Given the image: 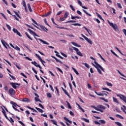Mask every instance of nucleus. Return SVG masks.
Returning <instances> with one entry per match:
<instances>
[{
    "mask_svg": "<svg viewBox=\"0 0 126 126\" xmlns=\"http://www.w3.org/2000/svg\"><path fill=\"white\" fill-rule=\"evenodd\" d=\"M92 65H93V66H94L95 68H96L98 73H99V74H102V71H101V70L103 71L104 72H105V70L104 69V68H103V67H102V66H101V65H100V66H98V65H95L94 63H92Z\"/></svg>",
    "mask_w": 126,
    "mask_h": 126,
    "instance_id": "1",
    "label": "nucleus"
},
{
    "mask_svg": "<svg viewBox=\"0 0 126 126\" xmlns=\"http://www.w3.org/2000/svg\"><path fill=\"white\" fill-rule=\"evenodd\" d=\"M32 22L33 23H34V24H35L36 25H37V26H39L42 30H44V31H45V32H47L48 31V29L47 28H46V27H45V26H43L42 25L38 24L37 22H36V21H35V20H34L33 19H32Z\"/></svg>",
    "mask_w": 126,
    "mask_h": 126,
    "instance_id": "2",
    "label": "nucleus"
},
{
    "mask_svg": "<svg viewBox=\"0 0 126 126\" xmlns=\"http://www.w3.org/2000/svg\"><path fill=\"white\" fill-rule=\"evenodd\" d=\"M108 23L109 24V25L113 28V29L115 30V31L118 32L119 31V28H118V26L116 24H113V23H111L110 22V21L108 20Z\"/></svg>",
    "mask_w": 126,
    "mask_h": 126,
    "instance_id": "3",
    "label": "nucleus"
},
{
    "mask_svg": "<svg viewBox=\"0 0 126 126\" xmlns=\"http://www.w3.org/2000/svg\"><path fill=\"white\" fill-rule=\"evenodd\" d=\"M72 48L73 50H74L76 52L77 55H78V56H80V57H83V55L82 54V53H81L80 51H79V50L78 49V48L74 47H72Z\"/></svg>",
    "mask_w": 126,
    "mask_h": 126,
    "instance_id": "4",
    "label": "nucleus"
},
{
    "mask_svg": "<svg viewBox=\"0 0 126 126\" xmlns=\"http://www.w3.org/2000/svg\"><path fill=\"white\" fill-rule=\"evenodd\" d=\"M117 97H119L121 100H123L125 103L126 104V96L123 95V94H117Z\"/></svg>",
    "mask_w": 126,
    "mask_h": 126,
    "instance_id": "5",
    "label": "nucleus"
},
{
    "mask_svg": "<svg viewBox=\"0 0 126 126\" xmlns=\"http://www.w3.org/2000/svg\"><path fill=\"white\" fill-rule=\"evenodd\" d=\"M11 104H12L13 105L12 107H13V109H14V110H15V111H17V112H20V111H19V110H18L16 108H15V107H16V106H17L18 107H20L18 105H17L16 103H15V102H14L13 101H11Z\"/></svg>",
    "mask_w": 126,
    "mask_h": 126,
    "instance_id": "6",
    "label": "nucleus"
},
{
    "mask_svg": "<svg viewBox=\"0 0 126 126\" xmlns=\"http://www.w3.org/2000/svg\"><path fill=\"white\" fill-rule=\"evenodd\" d=\"M97 108H98L99 112H101V113H103L104 111L103 110H105L106 109V107L102 105H97Z\"/></svg>",
    "mask_w": 126,
    "mask_h": 126,
    "instance_id": "7",
    "label": "nucleus"
},
{
    "mask_svg": "<svg viewBox=\"0 0 126 126\" xmlns=\"http://www.w3.org/2000/svg\"><path fill=\"white\" fill-rule=\"evenodd\" d=\"M36 57L38 58V60L40 61V62H41L42 64H43V66H46L45 65V64H44V63H45V61H44L43 60H42V58L39 56V55L35 54Z\"/></svg>",
    "mask_w": 126,
    "mask_h": 126,
    "instance_id": "8",
    "label": "nucleus"
},
{
    "mask_svg": "<svg viewBox=\"0 0 126 126\" xmlns=\"http://www.w3.org/2000/svg\"><path fill=\"white\" fill-rule=\"evenodd\" d=\"M32 64H33V65H34L36 67H39V68H40V69H42V67L41 66V65H40V64H38L37 62H36L35 61L32 62Z\"/></svg>",
    "mask_w": 126,
    "mask_h": 126,
    "instance_id": "9",
    "label": "nucleus"
},
{
    "mask_svg": "<svg viewBox=\"0 0 126 126\" xmlns=\"http://www.w3.org/2000/svg\"><path fill=\"white\" fill-rule=\"evenodd\" d=\"M8 92L10 95H15V90H14L13 88L10 89Z\"/></svg>",
    "mask_w": 126,
    "mask_h": 126,
    "instance_id": "10",
    "label": "nucleus"
},
{
    "mask_svg": "<svg viewBox=\"0 0 126 126\" xmlns=\"http://www.w3.org/2000/svg\"><path fill=\"white\" fill-rule=\"evenodd\" d=\"M28 30H29L30 33L32 34V35H33V36H36L37 37H40V36L38 35L36 32H34L31 29H28Z\"/></svg>",
    "mask_w": 126,
    "mask_h": 126,
    "instance_id": "11",
    "label": "nucleus"
},
{
    "mask_svg": "<svg viewBox=\"0 0 126 126\" xmlns=\"http://www.w3.org/2000/svg\"><path fill=\"white\" fill-rule=\"evenodd\" d=\"M10 85L12 86V87H13V88H14V89H16L17 88V87L16 86V85H18L19 86L20 85V84L15 83H10Z\"/></svg>",
    "mask_w": 126,
    "mask_h": 126,
    "instance_id": "12",
    "label": "nucleus"
},
{
    "mask_svg": "<svg viewBox=\"0 0 126 126\" xmlns=\"http://www.w3.org/2000/svg\"><path fill=\"white\" fill-rule=\"evenodd\" d=\"M13 32H14V33H16L17 35H18L20 37H22L20 32L16 29H13Z\"/></svg>",
    "mask_w": 126,
    "mask_h": 126,
    "instance_id": "13",
    "label": "nucleus"
},
{
    "mask_svg": "<svg viewBox=\"0 0 126 126\" xmlns=\"http://www.w3.org/2000/svg\"><path fill=\"white\" fill-rule=\"evenodd\" d=\"M52 58H53V59H54V60H55L56 62H57V63H61V64H63V62L61 61V60H59V59L56 58V57L52 56Z\"/></svg>",
    "mask_w": 126,
    "mask_h": 126,
    "instance_id": "14",
    "label": "nucleus"
},
{
    "mask_svg": "<svg viewBox=\"0 0 126 126\" xmlns=\"http://www.w3.org/2000/svg\"><path fill=\"white\" fill-rule=\"evenodd\" d=\"M52 58H53V59H54V60H55L56 62H57V63H61V64H63V62L61 61V60H59V59L56 58V57L52 56Z\"/></svg>",
    "mask_w": 126,
    "mask_h": 126,
    "instance_id": "15",
    "label": "nucleus"
},
{
    "mask_svg": "<svg viewBox=\"0 0 126 126\" xmlns=\"http://www.w3.org/2000/svg\"><path fill=\"white\" fill-rule=\"evenodd\" d=\"M90 59L91 60H93V61H94V63L96 65H98V66H100V64L99 63H97V62H96V59H95L94 58H93V57H91Z\"/></svg>",
    "mask_w": 126,
    "mask_h": 126,
    "instance_id": "16",
    "label": "nucleus"
},
{
    "mask_svg": "<svg viewBox=\"0 0 126 126\" xmlns=\"http://www.w3.org/2000/svg\"><path fill=\"white\" fill-rule=\"evenodd\" d=\"M38 40L41 42V43H43V44H44V45H49V43L47 42L45 40H43V39H41V38H38Z\"/></svg>",
    "mask_w": 126,
    "mask_h": 126,
    "instance_id": "17",
    "label": "nucleus"
},
{
    "mask_svg": "<svg viewBox=\"0 0 126 126\" xmlns=\"http://www.w3.org/2000/svg\"><path fill=\"white\" fill-rule=\"evenodd\" d=\"M71 19H73V20H76V18H77V19H81V17L77 16H75V17H74L72 15L71 17Z\"/></svg>",
    "mask_w": 126,
    "mask_h": 126,
    "instance_id": "18",
    "label": "nucleus"
},
{
    "mask_svg": "<svg viewBox=\"0 0 126 126\" xmlns=\"http://www.w3.org/2000/svg\"><path fill=\"white\" fill-rule=\"evenodd\" d=\"M62 89L63 90V92L65 93V94L66 95H67V96H68V97H69V94H68V93L67 92V91H66V90H65L64 89H63V88L62 87Z\"/></svg>",
    "mask_w": 126,
    "mask_h": 126,
    "instance_id": "19",
    "label": "nucleus"
},
{
    "mask_svg": "<svg viewBox=\"0 0 126 126\" xmlns=\"http://www.w3.org/2000/svg\"><path fill=\"white\" fill-rule=\"evenodd\" d=\"M86 41H88V43L89 44H91V45H92L93 44V42H92V40H91L90 39L88 38V37H87L85 39Z\"/></svg>",
    "mask_w": 126,
    "mask_h": 126,
    "instance_id": "20",
    "label": "nucleus"
},
{
    "mask_svg": "<svg viewBox=\"0 0 126 126\" xmlns=\"http://www.w3.org/2000/svg\"><path fill=\"white\" fill-rule=\"evenodd\" d=\"M71 44H72V45H73L75 47H78V48H80L81 47V45H79L77 43L74 42H72Z\"/></svg>",
    "mask_w": 126,
    "mask_h": 126,
    "instance_id": "21",
    "label": "nucleus"
},
{
    "mask_svg": "<svg viewBox=\"0 0 126 126\" xmlns=\"http://www.w3.org/2000/svg\"><path fill=\"white\" fill-rule=\"evenodd\" d=\"M51 13H52V12L49 11L47 13L43 15L42 16V17H47V16H49V15H50V14H51Z\"/></svg>",
    "mask_w": 126,
    "mask_h": 126,
    "instance_id": "22",
    "label": "nucleus"
},
{
    "mask_svg": "<svg viewBox=\"0 0 126 126\" xmlns=\"http://www.w3.org/2000/svg\"><path fill=\"white\" fill-rule=\"evenodd\" d=\"M63 119L66 122H67L68 123H69V124H72V122L71 121H70V120H69L67 118L65 117L63 118Z\"/></svg>",
    "mask_w": 126,
    "mask_h": 126,
    "instance_id": "23",
    "label": "nucleus"
},
{
    "mask_svg": "<svg viewBox=\"0 0 126 126\" xmlns=\"http://www.w3.org/2000/svg\"><path fill=\"white\" fill-rule=\"evenodd\" d=\"M113 102H114V103H117V104L120 103V102H119V100H118V99H117V98L115 97H113Z\"/></svg>",
    "mask_w": 126,
    "mask_h": 126,
    "instance_id": "24",
    "label": "nucleus"
},
{
    "mask_svg": "<svg viewBox=\"0 0 126 126\" xmlns=\"http://www.w3.org/2000/svg\"><path fill=\"white\" fill-rule=\"evenodd\" d=\"M28 7L29 10V11H30V12H32V11H33V10H32V8H31V5H30V3L28 4Z\"/></svg>",
    "mask_w": 126,
    "mask_h": 126,
    "instance_id": "25",
    "label": "nucleus"
},
{
    "mask_svg": "<svg viewBox=\"0 0 126 126\" xmlns=\"http://www.w3.org/2000/svg\"><path fill=\"white\" fill-rule=\"evenodd\" d=\"M83 28H84V29H85L86 30V31H87V32H88V33L89 34V35H90V36H91V33H90V32H89V31H90L91 33H92V32H91V31H90V30H88L87 29V28H86V27H83Z\"/></svg>",
    "mask_w": 126,
    "mask_h": 126,
    "instance_id": "26",
    "label": "nucleus"
},
{
    "mask_svg": "<svg viewBox=\"0 0 126 126\" xmlns=\"http://www.w3.org/2000/svg\"><path fill=\"white\" fill-rule=\"evenodd\" d=\"M22 101L23 102H30V99H29V98H23V100H22Z\"/></svg>",
    "mask_w": 126,
    "mask_h": 126,
    "instance_id": "27",
    "label": "nucleus"
},
{
    "mask_svg": "<svg viewBox=\"0 0 126 126\" xmlns=\"http://www.w3.org/2000/svg\"><path fill=\"white\" fill-rule=\"evenodd\" d=\"M35 108L36 110H37L39 112V113H43V112H44V110L41 109V108H38L37 107H35Z\"/></svg>",
    "mask_w": 126,
    "mask_h": 126,
    "instance_id": "28",
    "label": "nucleus"
},
{
    "mask_svg": "<svg viewBox=\"0 0 126 126\" xmlns=\"http://www.w3.org/2000/svg\"><path fill=\"white\" fill-rule=\"evenodd\" d=\"M1 43L2 44L3 46H4L5 45H6L7 46H8V47H9V45H7V43H6V42H5V41L3 40H1Z\"/></svg>",
    "mask_w": 126,
    "mask_h": 126,
    "instance_id": "29",
    "label": "nucleus"
},
{
    "mask_svg": "<svg viewBox=\"0 0 126 126\" xmlns=\"http://www.w3.org/2000/svg\"><path fill=\"white\" fill-rule=\"evenodd\" d=\"M72 69H73V70L74 71L75 73H76V74H77V75H79V73H78V71H77V70H76L75 68H74V67H72Z\"/></svg>",
    "mask_w": 126,
    "mask_h": 126,
    "instance_id": "30",
    "label": "nucleus"
},
{
    "mask_svg": "<svg viewBox=\"0 0 126 126\" xmlns=\"http://www.w3.org/2000/svg\"><path fill=\"white\" fill-rule=\"evenodd\" d=\"M116 117L117 118H119V119H121V120H124V117H123V116H122L119 114H116Z\"/></svg>",
    "mask_w": 126,
    "mask_h": 126,
    "instance_id": "31",
    "label": "nucleus"
},
{
    "mask_svg": "<svg viewBox=\"0 0 126 126\" xmlns=\"http://www.w3.org/2000/svg\"><path fill=\"white\" fill-rule=\"evenodd\" d=\"M76 22V21H74V20H70V21H68L67 22H66L65 23H75Z\"/></svg>",
    "mask_w": 126,
    "mask_h": 126,
    "instance_id": "32",
    "label": "nucleus"
},
{
    "mask_svg": "<svg viewBox=\"0 0 126 126\" xmlns=\"http://www.w3.org/2000/svg\"><path fill=\"white\" fill-rule=\"evenodd\" d=\"M25 34H26V36L28 37V38H29V39H30L32 41L33 40V39H32V38H31V37H30V36L28 34V32H25Z\"/></svg>",
    "mask_w": 126,
    "mask_h": 126,
    "instance_id": "33",
    "label": "nucleus"
},
{
    "mask_svg": "<svg viewBox=\"0 0 126 126\" xmlns=\"http://www.w3.org/2000/svg\"><path fill=\"white\" fill-rule=\"evenodd\" d=\"M69 15V13L68 12H65V14L64 15V18H67V16Z\"/></svg>",
    "mask_w": 126,
    "mask_h": 126,
    "instance_id": "34",
    "label": "nucleus"
},
{
    "mask_svg": "<svg viewBox=\"0 0 126 126\" xmlns=\"http://www.w3.org/2000/svg\"><path fill=\"white\" fill-rule=\"evenodd\" d=\"M102 90H106V91H109V92H112V90L107 88H102Z\"/></svg>",
    "mask_w": 126,
    "mask_h": 126,
    "instance_id": "35",
    "label": "nucleus"
},
{
    "mask_svg": "<svg viewBox=\"0 0 126 126\" xmlns=\"http://www.w3.org/2000/svg\"><path fill=\"white\" fill-rule=\"evenodd\" d=\"M6 26L9 31H11V27H10V26H9V25H7V24H6Z\"/></svg>",
    "mask_w": 126,
    "mask_h": 126,
    "instance_id": "36",
    "label": "nucleus"
},
{
    "mask_svg": "<svg viewBox=\"0 0 126 126\" xmlns=\"http://www.w3.org/2000/svg\"><path fill=\"white\" fill-rule=\"evenodd\" d=\"M99 99H100V100H103V101H104V102H106V103H108V102H109V101H108V99H106L104 97H100Z\"/></svg>",
    "mask_w": 126,
    "mask_h": 126,
    "instance_id": "37",
    "label": "nucleus"
},
{
    "mask_svg": "<svg viewBox=\"0 0 126 126\" xmlns=\"http://www.w3.org/2000/svg\"><path fill=\"white\" fill-rule=\"evenodd\" d=\"M56 69L59 70V71H60V72H61V73L62 74H63V70H62V69H61V68H60L59 67H56Z\"/></svg>",
    "mask_w": 126,
    "mask_h": 126,
    "instance_id": "38",
    "label": "nucleus"
},
{
    "mask_svg": "<svg viewBox=\"0 0 126 126\" xmlns=\"http://www.w3.org/2000/svg\"><path fill=\"white\" fill-rule=\"evenodd\" d=\"M99 122L100 124H106V121H105L104 120H99Z\"/></svg>",
    "mask_w": 126,
    "mask_h": 126,
    "instance_id": "39",
    "label": "nucleus"
},
{
    "mask_svg": "<svg viewBox=\"0 0 126 126\" xmlns=\"http://www.w3.org/2000/svg\"><path fill=\"white\" fill-rule=\"evenodd\" d=\"M98 55L99 57L100 58V59H101L102 60V61H104V62L106 63V60H105V59L103 58V57H102L101 54H100L99 53H98Z\"/></svg>",
    "mask_w": 126,
    "mask_h": 126,
    "instance_id": "40",
    "label": "nucleus"
},
{
    "mask_svg": "<svg viewBox=\"0 0 126 126\" xmlns=\"http://www.w3.org/2000/svg\"><path fill=\"white\" fill-rule=\"evenodd\" d=\"M51 122H52L53 125H55V126H58V124L57 121L54 120H52Z\"/></svg>",
    "mask_w": 126,
    "mask_h": 126,
    "instance_id": "41",
    "label": "nucleus"
},
{
    "mask_svg": "<svg viewBox=\"0 0 126 126\" xmlns=\"http://www.w3.org/2000/svg\"><path fill=\"white\" fill-rule=\"evenodd\" d=\"M83 64L86 66L87 68H90L89 64H88L87 63H83Z\"/></svg>",
    "mask_w": 126,
    "mask_h": 126,
    "instance_id": "42",
    "label": "nucleus"
},
{
    "mask_svg": "<svg viewBox=\"0 0 126 126\" xmlns=\"http://www.w3.org/2000/svg\"><path fill=\"white\" fill-rule=\"evenodd\" d=\"M117 71L118 72V73H119V74H120V75H122V76H123V77H126L125 75L123 74V73H122V72H121V71H120V70H117Z\"/></svg>",
    "mask_w": 126,
    "mask_h": 126,
    "instance_id": "43",
    "label": "nucleus"
},
{
    "mask_svg": "<svg viewBox=\"0 0 126 126\" xmlns=\"http://www.w3.org/2000/svg\"><path fill=\"white\" fill-rule=\"evenodd\" d=\"M102 92H105V93H102V95H103V96H104V95L105 96H108V94H109V92H105V91H102Z\"/></svg>",
    "mask_w": 126,
    "mask_h": 126,
    "instance_id": "44",
    "label": "nucleus"
},
{
    "mask_svg": "<svg viewBox=\"0 0 126 126\" xmlns=\"http://www.w3.org/2000/svg\"><path fill=\"white\" fill-rule=\"evenodd\" d=\"M92 108H94V109L96 110V111H100V109H98V107L97 106L95 107L94 106H92Z\"/></svg>",
    "mask_w": 126,
    "mask_h": 126,
    "instance_id": "45",
    "label": "nucleus"
},
{
    "mask_svg": "<svg viewBox=\"0 0 126 126\" xmlns=\"http://www.w3.org/2000/svg\"><path fill=\"white\" fill-rule=\"evenodd\" d=\"M115 124L118 126H123V125H122L121 123L119 122H115Z\"/></svg>",
    "mask_w": 126,
    "mask_h": 126,
    "instance_id": "46",
    "label": "nucleus"
},
{
    "mask_svg": "<svg viewBox=\"0 0 126 126\" xmlns=\"http://www.w3.org/2000/svg\"><path fill=\"white\" fill-rule=\"evenodd\" d=\"M106 83L107 86H110L111 87H113V84H112V83H109L108 82H106Z\"/></svg>",
    "mask_w": 126,
    "mask_h": 126,
    "instance_id": "47",
    "label": "nucleus"
},
{
    "mask_svg": "<svg viewBox=\"0 0 126 126\" xmlns=\"http://www.w3.org/2000/svg\"><path fill=\"white\" fill-rule=\"evenodd\" d=\"M71 25L74 26H81V24L78 23L72 24Z\"/></svg>",
    "mask_w": 126,
    "mask_h": 126,
    "instance_id": "48",
    "label": "nucleus"
},
{
    "mask_svg": "<svg viewBox=\"0 0 126 126\" xmlns=\"http://www.w3.org/2000/svg\"><path fill=\"white\" fill-rule=\"evenodd\" d=\"M83 11H84V12L85 13H86V14H87V15H89V16H92V15L91 14L88 13V12H87L86 11V10H83Z\"/></svg>",
    "mask_w": 126,
    "mask_h": 126,
    "instance_id": "49",
    "label": "nucleus"
},
{
    "mask_svg": "<svg viewBox=\"0 0 126 126\" xmlns=\"http://www.w3.org/2000/svg\"><path fill=\"white\" fill-rule=\"evenodd\" d=\"M14 13L16 14V15L17 16V17L19 18H21V17H20V16L19 15V14H18V13H17V12L15 11H14Z\"/></svg>",
    "mask_w": 126,
    "mask_h": 126,
    "instance_id": "50",
    "label": "nucleus"
},
{
    "mask_svg": "<svg viewBox=\"0 0 126 126\" xmlns=\"http://www.w3.org/2000/svg\"><path fill=\"white\" fill-rule=\"evenodd\" d=\"M55 89H56L57 94L58 95V96H60V92L59 91V89H58V87H55Z\"/></svg>",
    "mask_w": 126,
    "mask_h": 126,
    "instance_id": "51",
    "label": "nucleus"
},
{
    "mask_svg": "<svg viewBox=\"0 0 126 126\" xmlns=\"http://www.w3.org/2000/svg\"><path fill=\"white\" fill-rule=\"evenodd\" d=\"M23 5L25 7V8L26 9V7H27V6H26V2H25V0L23 1Z\"/></svg>",
    "mask_w": 126,
    "mask_h": 126,
    "instance_id": "52",
    "label": "nucleus"
},
{
    "mask_svg": "<svg viewBox=\"0 0 126 126\" xmlns=\"http://www.w3.org/2000/svg\"><path fill=\"white\" fill-rule=\"evenodd\" d=\"M44 23H45L46 25H47V26H49V27H51V26H50L49 25V24H48V23L47 22V19H44Z\"/></svg>",
    "mask_w": 126,
    "mask_h": 126,
    "instance_id": "53",
    "label": "nucleus"
},
{
    "mask_svg": "<svg viewBox=\"0 0 126 126\" xmlns=\"http://www.w3.org/2000/svg\"><path fill=\"white\" fill-rule=\"evenodd\" d=\"M56 56L58 58H60V59H61V60H63V57H62L61 55L58 54H56Z\"/></svg>",
    "mask_w": 126,
    "mask_h": 126,
    "instance_id": "54",
    "label": "nucleus"
},
{
    "mask_svg": "<svg viewBox=\"0 0 126 126\" xmlns=\"http://www.w3.org/2000/svg\"><path fill=\"white\" fill-rule=\"evenodd\" d=\"M47 96L48 98H52V94H51V93L47 94Z\"/></svg>",
    "mask_w": 126,
    "mask_h": 126,
    "instance_id": "55",
    "label": "nucleus"
},
{
    "mask_svg": "<svg viewBox=\"0 0 126 126\" xmlns=\"http://www.w3.org/2000/svg\"><path fill=\"white\" fill-rule=\"evenodd\" d=\"M66 102H67V105L68 106V109H71V106H70V104H69V102L68 101H66Z\"/></svg>",
    "mask_w": 126,
    "mask_h": 126,
    "instance_id": "56",
    "label": "nucleus"
},
{
    "mask_svg": "<svg viewBox=\"0 0 126 126\" xmlns=\"http://www.w3.org/2000/svg\"><path fill=\"white\" fill-rule=\"evenodd\" d=\"M39 97H35V100L36 102H41V100L38 98Z\"/></svg>",
    "mask_w": 126,
    "mask_h": 126,
    "instance_id": "57",
    "label": "nucleus"
},
{
    "mask_svg": "<svg viewBox=\"0 0 126 126\" xmlns=\"http://www.w3.org/2000/svg\"><path fill=\"white\" fill-rule=\"evenodd\" d=\"M83 121H84L86 123H89V120L86 118H83Z\"/></svg>",
    "mask_w": 126,
    "mask_h": 126,
    "instance_id": "58",
    "label": "nucleus"
},
{
    "mask_svg": "<svg viewBox=\"0 0 126 126\" xmlns=\"http://www.w3.org/2000/svg\"><path fill=\"white\" fill-rule=\"evenodd\" d=\"M58 28H59V29H66V30H69V29H67V28L62 27H58Z\"/></svg>",
    "mask_w": 126,
    "mask_h": 126,
    "instance_id": "59",
    "label": "nucleus"
},
{
    "mask_svg": "<svg viewBox=\"0 0 126 126\" xmlns=\"http://www.w3.org/2000/svg\"><path fill=\"white\" fill-rule=\"evenodd\" d=\"M18 123H19V124H20V125H21L22 126H25V124H24V123H22V121H19Z\"/></svg>",
    "mask_w": 126,
    "mask_h": 126,
    "instance_id": "60",
    "label": "nucleus"
},
{
    "mask_svg": "<svg viewBox=\"0 0 126 126\" xmlns=\"http://www.w3.org/2000/svg\"><path fill=\"white\" fill-rule=\"evenodd\" d=\"M117 5L119 8H122L123 7L120 3H117Z\"/></svg>",
    "mask_w": 126,
    "mask_h": 126,
    "instance_id": "61",
    "label": "nucleus"
},
{
    "mask_svg": "<svg viewBox=\"0 0 126 126\" xmlns=\"http://www.w3.org/2000/svg\"><path fill=\"white\" fill-rule=\"evenodd\" d=\"M15 65H16V67L18 69H21V67H20L19 66H18L17 65V63H14Z\"/></svg>",
    "mask_w": 126,
    "mask_h": 126,
    "instance_id": "62",
    "label": "nucleus"
},
{
    "mask_svg": "<svg viewBox=\"0 0 126 126\" xmlns=\"http://www.w3.org/2000/svg\"><path fill=\"white\" fill-rule=\"evenodd\" d=\"M14 49H16L17 51H20V49L17 46L14 48Z\"/></svg>",
    "mask_w": 126,
    "mask_h": 126,
    "instance_id": "63",
    "label": "nucleus"
},
{
    "mask_svg": "<svg viewBox=\"0 0 126 126\" xmlns=\"http://www.w3.org/2000/svg\"><path fill=\"white\" fill-rule=\"evenodd\" d=\"M32 70L33 71V72H34V73L35 74H37V71H36V70L35 69V68H34V67H32Z\"/></svg>",
    "mask_w": 126,
    "mask_h": 126,
    "instance_id": "64",
    "label": "nucleus"
}]
</instances>
